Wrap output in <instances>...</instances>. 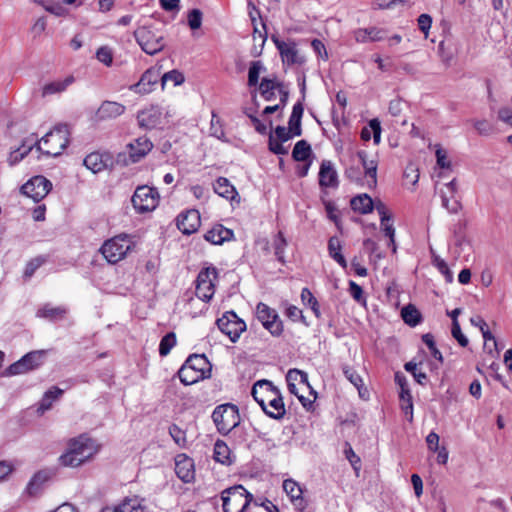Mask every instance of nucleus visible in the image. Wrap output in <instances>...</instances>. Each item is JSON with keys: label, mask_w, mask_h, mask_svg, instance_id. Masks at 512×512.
<instances>
[{"label": "nucleus", "mask_w": 512, "mask_h": 512, "mask_svg": "<svg viewBox=\"0 0 512 512\" xmlns=\"http://www.w3.org/2000/svg\"><path fill=\"white\" fill-rule=\"evenodd\" d=\"M251 394L262 410L269 417L280 420L286 410L280 391L268 380H259L253 387Z\"/></svg>", "instance_id": "obj_1"}, {"label": "nucleus", "mask_w": 512, "mask_h": 512, "mask_svg": "<svg viewBox=\"0 0 512 512\" xmlns=\"http://www.w3.org/2000/svg\"><path fill=\"white\" fill-rule=\"evenodd\" d=\"M99 451L96 441L86 434L72 438L68 442V450L59 458L60 463L67 467H78L90 460Z\"/></svg>", "instance_id": "obj_2"}, {"label": "nucleus", "mask_w": 512, "mask_h": 512, "mask_svg": "<svg viewBox=\"0 0 512 512\" xmlns=\"http://www.w3.org/2000/svg\"><path fill=\"white\" fill-rule=\"evenodd\" d=\"M69 130L66 124L56 126L40 140H32L34 146L47 156L56 157L62 153L69 143Z\"/></svg>", "instance_id": "obj_3"}, {"label": "nucleus", "mask_w": 512, "mask_h": 512, "mask_svg": "<svg viewBox=\"0 0 512 512\" xmlns=\"http://www.w3.org/2000/svg\"><path fill=\"white\" fill-rule=\"evenodd\" d=\"M212 419L218 432L227 435L240 424L238 407L231 403L221 404L214 409Z\"/></svg>", "instance_id": "obj_4"}, {"label": "nucleus", "mask_w": 512, "mask_h": 512, "mask_svg": "<svg viewBox=\"0 0 512 512\" xmlns=\"http://www.w3.org/2000/svg\"><path fill=\"white\" fill-rule=\"evenodd\" d=\"M223 512H244L253 500V495L242 485H236L222 492Z\"/></svg>", "instance_id": "obj_5"}, {"label": "nucleus", "mask_w": 512, "mask_h": 512, "mask_svg": "<svg viewBox=\"0 0 512 512\" xmlns=\"http://www.w3.org/2000/svg\"><path fill=\"white\" fill-rule=\"evenodd\" d=\"M134 37L142 50L149 55H154L165 47L163 34L150 26L139 27L135 30Z\"/></svg>", "instance_id": "obj_6"}, {"label": "nucleus", "mask_w": 512, "mask_h": 512, "mask_svg": "<svg viewBox=\"0 0 512 512\" xmlns=\"http://www.w3.org/2000/svg\"><path fill=\"white\" fill-rule=\"evenodd\" d=\"M131 249V241L127 235H118L106 240L100 252L110 264H116L124 259Z\"/></svg>", "instance_id": "obj_7"}, {"label": "nucleus", "mask_w": 512, "mask_h": 512, "mask_svg": "<svg viewBox=\"0 0 512 512\" xmlns=\"http://www.w3.org/2000/svg\"><path fill=\"white\" fill-rule=\"evenodd\" d=\"M159 194L158 191L149 186H139L133 196L132 204L133 207L139 212L144 213L152 211L158 205Z\"/></svg>", "instance_id": "obj_8"}, {"label": "nucleus", "mask_w": 512, "mask_h": 512, "mask_svg": "<svg viewBox=\"0 0 512 512\" xmlns=\"http://www.w3.org/2000/svg\"><path fill=\"white\" fill-rule=\"evenodd\" d=\"M216 324L219 330L227 335L232 342H236L241 333L246 330L245 322L240 319L234 311H227Z\"/></svg>", "instance_id": "obj_9"}, {"label": "nucleus", "mask_w": 512, "mask_h": 512, "mask_svg": "<svg viewBox=\"0 0 512 512\" xmlns=\"http://www.w3.org/2000/svg\"><path fill=\"white\" fill-rule=\"evenodd\" d=\"M45 350H35L27 353L21 359L11 364L7 373L9 375H18L32 371L44 363L46 357Z\"/></svg>", "instance_id": "obj_10"}, {"label": "nucleus", "mask_w": 512, "mask_h": 512, "mask_svg": "<svg viewBox=\"0 0 512 512\" xmlns=\"http://www.w3.org/2000/svg\"><path fill=\"white\" fill-rule=\"evenodd\" d=\"M271 39L278 49L284 65H302L305 63L306 59L298 50L295 41H283L280 40L276 35H272Z\"/></svg>", "instance_id": "obj_11"}, {"label": "nucleus", "mask_w": 512, "mask_h": 512, "mask_svg": "<svg viewBox=\"0 0 512 512\" xmlns=\"http://www.w3.org/2000/svg\"><path fill=\"white\" fill-rule=\"evenodd\" d=\"M217 270L216 268H205L201 270L197 276L196 280V296L208 302L212 299L215 293V284L214 281L217 278Z\"/></svg>", "instance_id": "obj_12"}, {"label": "nucleus", "mask_w": 512, "mask_h": 512, "mask_svg": "<svg viewBox=\"0 0 512 512\" xmlns=\"http://www.w3.org/2000/svg\"><path fill=\"white\" fill-rule=\"evenodd\" d=\"M256 315L258 320L273 336H279L282 333V321L274 309H271L264 303H259L256 307Z\"/></svg>", "instance_id": "obj_13"}, {"label": "nucleus", "mask_w": 512, "mask_h": 512, "mask_svg": "<svg viewBox=\"0 0 512 512\" xmlns=\"http://www.w3.org/2000/svg\"><path fill=\"white\" fill-rule=\"evenodd\" d=\"M52 184L44 176H35L21 187V192L38 202L51 190Z\"/></svg>", "instance_id": "obj_14"}, {"label": "nucleus", "mask_w": 512, "mask_h": 512, "mask_svg": "<svg viewBox=\"0 0 512 512\" xmlns=\"http://www.w3.org/2000/svg\"><path fill=\"white\" fill-rule=\"evenodd\" d=\"M160 79V71L156 68L147 69L141 76L140 80L130 86V90L138 94H148L158 83Z\"/></svg>", "instance_id": "obj_15"}, {"label": "nucleus", "mask_w": 512, "mask_h": 512, "mask_svg": "<svg viewBox=\"0 0 512 512\" xmlns=\"http://www.w3.org/2000/svg\"><path fill=\"white\" fill-rule=\"evenodd\" d=\"M200 214L197 210L191 209L181 213L177 218V227L183 233L190 235L196 232L200 226Z\"/></svg>", "instance_id": "obj_16"}, {"label": "nucleus", "mask_w": 512, "mask_h": 512, "mask_svg": "<svg viewBox=\"0 0 512 512\" xmlns=\"http://www.w3.org/2000/svg\"><path fill=\"white\" fill-rule=\"evenodd\" d=\"M161 116V110L157 106H151L138 113V124L145 129L155 128L160 124Z\"/></svg>", "instance_id": "obj_17"}, {"label": "nucleus", "mask_w": 512, "mask_h": 512, "mask_svg": "<svg viewBox=\"0 0 512 512\" xmlns=\"http://www.w3.org/2000/svg\"><path fill=\"white\" fill-rule=\"evenodd\" d=\"M319 185L321 187L338 186V175L330 160H323L319 171Z\"/></svg>", "instance_id": "obj_18"}, {"label": "nucleus", "mask_w": 512, "mask_h": 512, "mask_svg": "<svg viewBox=\"0 0 512 512\" xmlns=\"http://www.w3.org/2000/svg\"><path fill=\"white\" fill-rule=\"evenodd\" d=\"M129 158L131 163L138 162L153 148L152 142L146 137H140L135 140L134 143H130L128 146Z\"/></svg>", "instance_id": "obj_19"}, {"label": "nucleus", "mask_w": 512, "mask_h": 512, "mask_svg": "<svg viewBox=\"0 0 512 512\" xmlns=\"http://www.w3.org/2000/svg\"><path fill=\"white\" fill-rule=\"evenodd\" d=\"M125 112V106L114 101H104L97 110L99 120L114 119Z\"/></svg>", "instance_id": "obj_20"}, {"label": "nucleus", "mask_w": 512, "mask_h": 512, "mask_svg": "<svg viewBox=\"0 0 512 512\" xmlns=\"http://www.w3.org/2000/svg\"><path fill=\"white\" fill-rule=\"evenodd\" d=\"M234 236L231 229L225 228L223 225L218 224L206 232L204 238L215 245H221L226 241H230Z\"/></svg>", "instance_id": "obj_21"}, {"label": "nucleus", "mask_w": 512, "mask_h": 512, "mask_svg": "<svg viewBox=\"0 0 512 512\" xmlns=\"http://www.w3.org/2000/svg\"><path fill=\"white\" fill-rule=\"evenodd\" d=\"M357 156L364 168L368 187L374 188L377 184V162L375 160H368L365 151H358Z\"/></svg>", "instance_id": "obj_22"}, {"label": "nucleus", "mask_w": 512, "mask_h": 512, "mask_svg": "<svg viewBox=\"0 0 512 512\" xmlns=\"http://www.w3.org/2000/svg\"><path fill=\"white\" fill-rule=\"evenodd\" d=\"M51 477V473L47 470L38 471L33 475L26 487V493L34 497L39 494L42 489V486L45 482H47Z\"/></svg>", "instance_id": "obj_23"}, {"label": "nucleus", "mask_w": 512, "mask_h": 512, "mask_svg": "<svg viewBox=\"0 0 512 512\" xmlns=\"http://www.w3.org/2000/svg\"><path fill=\"white\" fill-rule=\"evenodd\" d=\"M283 489L290 497L291 501L295 503V505L299 506V509L302 511L305 508V505L300 485L292 479H286L283 482Z\"/></svg>", "instance_id": "obj_24"}, {"label": "nucleus", "mask_w": 512, "mask_h": 512, "mask_svg": "<svg viewBox=\"0 0 512 512\" xmlns=\"http://www.w3.org/2000/svg\"><path fill=\"white\" fill-rule=\"evenodd\" d=\"M100 512H144L140 500L137 497L125 498L119 505L114 508L106 507Z\"/></svg>", "instance_id": "obj_25"}, {"label": "nucleus", "mask_w": 512, "mask_h": 512, "mask_svg": "<svg viewBox=\"0 0 512 512\" xmlns=\"http://www.w3.org/2000/svg\"><path fill=\"white\" fill-rule=\"evenodd\" d=\"M304 107L301 102L294 104L292 113L288 121V129L294 136H300L302 134L301 119L303 116Z\"/></svg>", "instance_id": "obj_26"}, {"label": "nucleus", "mask_w": 512, "mask_h": 512, "mask_svg": "<svg viewBox=\"0 0 512 512\" xmlns=\"http://www.w3.org/2000/svg\"><path fill=\"white\" fill-rule=\"evenodd\" d=\"M108 160L109 158L107 156L105 157L100 153L93 152L84 158L83 164L93 173H98L107 167Z\"/></svg>", "instance_id": "obj_27"}, {"label": "nucleus", "mask_w": 512, "mask_h": 512, "mask_svg": "<svg viewBox=\"0 0 512 512\" xmlns=\"http://www.w3.org/2000/svg\"><path fill=\"white\" fill-rule=\"evenodd\" d=\"M175 472L183 482H191L194 479V468L192 460L189 458L177 460L175 464Z\"/></svg>", "instance_id": "obj_28"}, {"label": "nucleus", "mask_w": 512, "mask_h": 512, "mask_svg": "<svg viewBox=\"0 0 512 512\" xmlns=\"http://www.w3.org/2000/svg\"><path fill=\"white\" fill-rule=\"evenodd\" d=\"M351 208L360 214H368L374 209V201L368 194H360L351 199Z\"/></svg>", "instance_id": "obj_29"}, {"label": "nucleus", "mask_w": 512, "mask_h": 512, "mask_svg": "<svg viewBox=\"0 0 512 512\" xmlns=\"http://www.w3.org/2000/svg\"><path fill=\"white\" fill-rule=\"evenodd\" d=\"M187 365H189L193 370L202 374V377H207V373L210 372V362L202 354H193L190 355L185 361Z\"/></svg>", "instance_id": "obj_30"}, {"label": "nucleus", "mask_w": 512, "mask_h": 512, "mask_svg": "<svg viewBox=\"0 0 512 512\" xmlns=\"http://www.w3.org/2000/svg\"><path fill=\"white\" fill-rule=\"evenodd\" d=\"M214 191L219 196L227 199L233 200L237 195V191L235 187L229 182L227 178L219 177L214 184Z\"/></svg>", "instance_id": "obj_31"}, {"label": "nucleus", "mask_w": 512, "mask_h": 512, "mask_svg": "<svg viewBox=\"0 0 512 512\" xmlns=\"http://www.w3.org/2000/svg\"><path fill=\"white\" fill-rule=\"evenodd\" d=\"M74 82L73 76H68L64 80H57L50 83H47L42 88V96L53 95L57 93H61L67 89L69 85Z\"/></svg>", "instance_id": "obj_32"}, {"label": "nucleus", "mask_w": 512, "mask_h": 512, "mask_svg": "<svg viewBox=\"0 0 512 512\" xmlns=\"http://www.w3.org/2000/svg\"><path fill=\"white\" fill-rule=\"evenodd\" d=\"M67 313V309L62 306L53 307L50 304L44 305L37 311V316L51 321L62 319Z\"/></svg>", "instance_id": "obj_33"}, {"label": "nucleus", "mask_w": 512, "mask_h": 512, "mask_svg": "<svg viewBox=\"0 0 512 512\" xmlns=\"http://www.w3.org/2000/svg\"><path fill=\"white\" fill-rule=\"evenodd\" d=\"M342 245L338 237L333 236L328 241V251L331 258H333L342 268L347 267V261L341 253Z\"/></svg>", "instance_id": "obj_34"}, {"label": "nucleus", "mask_w": 512, "mask_h": 512, "mask_svg": "<svg viewBox=\"0 0 512 512\" xmlns=\"http://www.w3.org/2000/svg\"><path fill=\"white\" fill-rule=\"evenodd\" d=\"M178 376H179V379L180 381L184 384V385H192L202 379H204L202 377V374L196 372L195 370H193L189 365H187L186 363H184L182 365V367L179 369L178 371Z\"/></svg>", "instance_id": "obj_35"}, {"label": "nucleus", "mask_w": 512, "mask_h": 512, "mask_svg": "<svg viewBox=\"0 0 512 512\" xmlns=\"http://www.w3.org/2000/svg\"><path fill=\"white\" fill-rule=\"evenodd\" d=\"M371 133H373V140L375 144H379L381 140V126L378 119H372L369 122V128L364 127L361 130V139L369 141L371 139Z\"/></svg>", "instance_id": "obj_36"}, {"label": "nucleus", "mask_w": 512, "mask_h": 512, "mask_svg": "<svg viewBox=\"0 0 512 512\" xmlns=\"http://www.w3.org/2000/svg\"><path fill=\"white\" fill-rule=\"evenodd\" d=\"M312 154L310 144L306 140L298 141L292 151V158L298 162H305Z\"/></svg>", "instance_id": "obj_37"}, {"label": "nucleus", "mask_w": 512, "mask_h": 512, "mask_svg": "<svg viewBox=\"0 0 512 512\" xmlns=\"http://www.w3.org/2000/svg\"><path fill=\"white\" fill-rule=\"evenodd\" d=\"M401 316L403 321L411 327H415L416 325H418L422 319L421 313L412 304H409L402 308Z\"/></svg>", "instance_id": "obj_38"}, {"label": "nucleus", "mask_w": 512, "mask_h": 512, "mask_svg": "<svg viewBox=\"0 0 512 512\" xmlns=\"http://www.w3.org/2000/svg\"><path fill=\"white\" fill-rule=\"evenodd\" d=\"M342 370L347 380L357 388L359 396L363 398L364 392L362 377L352 367L348 365H343Z\"/></svg>", "instance_id": "obj_39"}, {"label": "nucleus", "mask_w": 512, "mask_h": 512, "mask_svg": "<svg viewBox=\"0 0 512 512\" xmlns=\"http://www.w3.org/2000/svg\"><path fill=\"white\" fill-rule=\"evenodd\" d=\"M277 84H279V83L275 82L272 79L263 78L261 80L260 85H259V90H260L262 97L266 101H271L275 98L274 90L278 89Z\"/></svg>", "instance_id": "obj_40"}, {"label": "nucleus", "mask_w": 512, "mask_h": 512, "mask_svg": "<svg viewBox=\"0 0 512 512\" xmlns=\"http://www.w3.org/2000/svg\"><path fill=\"white\" fill-rule=\"evenodd\" d=\"M214 459L221 464L230 463V449L221 440L216 441L214 445Z\"/></svg>", "instance_id": "obj_41"}, {"label": "nucleus", "mask_w": 512, "mask_h": 512, "mask_svg": "<svg viewBox=\"0 0 512 512\" xmlns=\"http://www.w3.org/2000/svg\"><path fill=\"white\" fill-rule=\"evenodd\" d=\"M34 147L33 141L25 140L21 147L10 153L9 162L10 164H16L21 161Z\"/></svg>", "instance_id": "obj_42"}, {"label": "nucleus", "mask_w": 512, "mask_h": 512, "mask_svg": "<svg viewBox=\"0 0 512 512\" xmlns=\"http://www.w3.org/2000/svg\"><path fill=\"white\" fill-rule=\"evenodd\" d=\"M302 302L308 305L317 318L320 317V309L317 299L313 296L308 288H303L301 291Z\"/></svg>", "instance_id": "obj_43"}, {"label": "nucleus", "mask_w": 512, "mask_h": 512, "mask_svg": "<svg viewBox=\"0 0 512 512\" xmlns=\"http://www.w3.org/2000/svg\"><path fill=\"white\" fill-rule=\"evenodd\" d=\"M176 344V335L174 332L167 333L160 341L159 353L161 356H167Z\"/></svg>", "instance_id": "obj_44"}, {"label": "nucleus", "mask_w": 512, "mask_h": 512, "mask_svg": "<svg viewBox=\"0 0 512 512\" xmlns=\"http://www.w3.org/2000/svg\"><path fill=\"white\" fill-rule=\"evenodd\" d=\"M184 79V75L177 70H171L164 73L162 76L160 75L162 88H164L169 81L173 82L174 86L180 85L184 82Z\"/></svg>", "instance_id": "obj_45"}, {"label": "nucleus", "mask_w": 512, "mask_h": 512, "mask_svg": "<svg viewBox=\"0 0 512 512\" xmlns=\"http://www.w3.org/2000/svg\"><path fill=\"white\" fill-rule=\"evenodd\" d=\"M264 70V67L260 61L251 62L248 72V85L256 86L259 80L260 72Z\"/></svg>", "instance_id": "obj_46"}, {"label": "nucleus", "mask_w": 512, "mask_h": 512, "mask_svg": "<svg viewBox=\"0 0 512 512\" xmlns=\"http://www.w3.org/2000/svg\"><path fill=\"white\" fill-rule=\"evenodd\" d=\"M287 246L286 239L284 238L283 233L280 231L278 232L275 240H274V250H275V256L280 261H284V250Z\"/></svg>", "instance_id": "obj_47"}, {"label": "nucleus", "mask_w": 512, "mask_h": 512, "mask_svg": "<svg viewBox=\"0 0 512 512\" xmlns=\"http://www.w3.org/2000/svg\"><path fill=\"white\" fill-rule=\"evenodd\" d=\"M422 341L428 346L432 356L438 361L443 362L442 353L436 347L433 335L430 333L424 334L422 336Z\"/></svg>", "instance_id": "obj_48"}, {"label": "nucleus", "mask_w": 512, "mask_h": 512, "mask_svg": "<svg viewBox=\"0 0 512 512\" xmlns=\"http://www.w3.org/2000/svg\"><path fill=\"white\" fill-rule=\"evenodd\" d=\"M96 58L104 65L111 66L113 62V53L111 48L108 46H101L96 52Z\"/></svg>", "instance_id": "obj_49"}, {"label": "nucleus", "mask_w": 512, "mask_h": 512, "mask_svg": "<svg viewBox=\"0 0 512 512\" xmlns=\"http://www.w3.org/2000/svg\"><path fill=\"white\" fill-rule=\"evenodd\" d=\"M287 384L295 383L296 381H300V383L308 384V376L305 372L300 371L298 369H290L286 375Z\"/></svg>", "instance_id": "obj_50"}, {"label": "nucleus", "mask_w": 512, "mask_h": 512, "mask_svg": "<svg viewBox=\"0 0 512 512\" xmlns=\"http://www.w3.org/2000/svg\"><path fill=\"white\" fill-rule=\"evenodd\" d=\"M202 24V12L199 9H192L188 14V25L192 30L199 29Z\"/></svg>", "instance_id": "obj_51"}, {"label": "nucleus", "mask_w": 512, "mask_h": 512, "mask_svg": "<svg viewBox=\"0 0 512 512\" xmlns=\"http://www.w3.org/2000/svg\"><path fill=\"white\" fill-rule=\"evenodd\" d=\"M269 150L277 155L288 153L287 148L283 146L281 141L276 140L271 132L269 133Z\"/></svg>", "instance_id": "obj_52"}, {"label": "nucleus", "mask_w": 512, "mask_h": 512, "mask_svg": "<svg viewBox=\"0 0 512 512\" xmlns=\"http://www.w3.org/2000/svg\"><path fill=\"white\" fill-rule=\"evenodd\" d=\"M452 336L457 340L460 346L466 347L469 343L468 338L462 333L460 324L458 321L452 323L451 329Z\"/></svg>", "instance_id": "obj_53"}, {"label": "nucleus", "mask_w": 512, "mask_h": 512, "mask_svg": "<svg viewBox=\"0 0 512 512\" xmlns=\"http://www.w3.org/2000/svg\"><path fill=\"white\" fill-rule=\"evenodd\" d=\"M442 205L450 213H457L461 209L460 201L455 199L454 196H452V195H451V198H448L446 195H443L442 196Z\"/></svg>", "instance_id": "obj_54"}, {"label": "nucleus", "mask_w": 512, "mask_h": 512, "mask_svg": "<svg viewBox=\"0 0 512 512\" xmlns=\"http://www.w3.org/2000/svg\"><path fill=\"white\" fill-rule=\"evenodd\" d=\"M404 177L410 181L412 185H415L419 180V170L415 164L409 163L404 171Z\"/></svg>", "instance_id": "obj_55"}, {"label": "nucleus", "mask_w": 512, "mask_h": 512, "mask_svg": "<svg viewBox=\"0 0 512 512\" xmlns=\"http://www.w3.org/2000/svg\"><path fill=\"white\" fill-rule=\"evenodd\" d=\"M43 264V260L41 258H34L30 260L25 267L24 277L30 278L33 276L35 271Z\"/></svg>", "instance_id": "obj_56"}, {"label": "nucleus", "mask_w": 512, "mask_h": 512, "mask_svg": "<svg viewBox=\"0 0 512 512\" xmlns=\"http://www.w3.org/2000/svg\"><path fill=\"white\" fill-rule=\"evenodd\" d=\"M374 208L376 209V211L378 212V214L380 216L381 224H384V221L391 220V216L388 213V209L382 201L378 200V201L374 202Z\"/></svg>", "instance_id": "obj_57"}, {"label": "nucleus", "mask_w": 512, "mask_h": 512, "mask_svg": "<svg viewBox=\"0 0 512 512\" xmlns=\"http://www.w3.org/2000/svg\"><path fill=\"white\" fill-rule=\"evenodd\" d=\"M432 24V18L428 14H421L418 17V26L419 29L425 34V36L428 35V31Z\"/></svg>", "instance_id": "obj_58"}, {"label": "nucleus", "mask_w": 512, "mask_h": 512, "mask_svg": "<svg viewBox=\"0 0 512 512\" xmlns=\"http://www.w3.org/2000/svg\"><path fill=\"white\" fill-rule=\"evenodd\" d=\"M437 165L443 169H449L451 166L450 161L447 159V153L444 149L439 147L436 150Z\"/></svg>", "instance_id": "obj_59"}, {"label": "nucleus", "mask_w": 512, "mask_h": 512, "mask_svg": "<svg viewBox=\"0 0 512 512\" xmlns=\"http://www.w3.org/2000/svg\"><path fill=\"white\" fill-rule=\"evenodd\" d=\"M311 46L314 50V52L319 56L321 57L322 59H328V53L326 51V47L325 45L323 44L322 41L318 40V39H314L312 42H311Z\"/></svg>", "instance_id": "obj_60"}, {"label": "nucleus", "mask_w": 512, "mask_h": 512, "mask_svg": "<svg viewBox=\"0 0 512 512\" xmlns=\"http://www.w3.org/2000/svg\"><path fill=\"white\" fill-rule=\"evenodd\" d=\"M169 434L178 445L185 441L184 432L175 424L169 427Z\"/></svg>", "instance_id": "obj_61"}, {"label": "nucleus", "mask_w": 512, "mask_h": 512, "mask_svg": "<svg viewBox=\"0 0 512 512\" xmlns=\"http://www.w3.org/2000/svg\"><path fill=\"white\" fill-rule=\"evenodd\" d=\"M403 106L404 103L401 99H393L389 103L388 111L392 116L397 117L401 114Z\"/></svg>", "instance_id": "obj_62"}, {"label": "nucleus", "mask_w": 512, "mask_h": 512, "mask_svg": "<svg viewBox=\"0 0 512 512\" xmlns=\"http://www.w3.org/2000/svg\"><path fill=\"white\" fill-rule=\"evenodd\" d=\"M369 41H382L386 37V31L376 27L368 28Z\"/></svg>", "instance_id": "obj_63"}, {"label": "nucleus", "mask_w": 512, "mask_h": 512, "mask_svg": "<svg viewBox=\"0 0 512 512\" xmlns=\"http://www.w3.org/2000/svg\"><path fill=\"white\" fill-rule=\"evenodd\" d=\"M498 118L504 123L512 126V109L509 107H503L498 112Z\"/></svg>", "instance_id": "obj_64"}]
</instances>
